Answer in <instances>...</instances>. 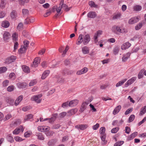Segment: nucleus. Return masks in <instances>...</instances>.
Returning <instances> with one entry per match:
<instances>
[{"label": "nucleus", "mask_w": 146, "mask_h": 146, "mask_svg": "<svg viewBox=\"0 0 146 146\" xmlns=\"http://www.w3.org/2000/svg\"><path fill=\"white\" fill-rule=\"evenodd\" d=\"M42 95L41 94H38L33 96L31 98V100L32 101H35L37 103H40L42 99L40 98L42 97Z\"/></svg>", "instance_id": "1"}, {"label": "nucleus", "mask_w": 146, "mask_h": 146, "mask_svg": "<svg viewBox=\"0 0 146 146\" xmlns=\"http://www.w3.org/2000/svg\"><path fill=\"white\" fill-rule=\"evenodd\" d=\"M102 31L101 30H99L97 31L94 35L93 37L95 43L97 44L98 42V37L101 35L102 34Z\"/></svg>", "instance_id": "2"}, {"label": "nucleus", "mask_w": 146, "mask_h": 146, "mask_svg": "<svg viewBox=\"0 0 146 146\" xmlns=\"http://www.w3.org/2000/svg\"><path fill=\"white\" fill-rule=\"evenodd\" d=\"M84 38L83 44L84 45H85L87 44L90 42L91 38L90 35L88 34L85 35Z\"/></svg>", "instance_id": "3"}, {"label": "nucleus", "mask_w": 146, "mask_h": 146, "mask_svg": "<svg viewBox=\"0 0 146 146\" xmlns=\"http://www.w3.org/2000/svg\"><path fill=\"white\" fill-rule=\"evenodd\" d=\"M136 77H133L128 80L125 84V87H128L129 85L132 84L136 80Z\"/></svg>", "instance_id": "4"}, {"label": "nucleus", "mask_w": 146, "mask_h": 146, "mask_svg": "<svg viewBox=\"0 0 146 146\" xmlns=\"http://www.w3.org/2000/svg\"><path fill=\"white\" fill-rule=\"evenodd\" d=\"M40 58L39 57H36L35 58L33 62V64L32 66L35 67L37 66L39 64L40 62Z\"/></svg>", "instance_id": "5"}, {"label": "nucleus", "mask_w": 146, "mask_h": 146, "mask_svg": "<svg viewBox=\"0 0 146 146\" xmlns=\"http://www.w3.org/2000/svg\"><path fill=\"white\" fill-rule=\"evenodd\" d=\"M78 109L76 108L72 109L68 111L67 113V116H70L74 114L78 111Z\"/></svg>", "instance_id": "6"}, {"label": "nucleus", "mask_w": 146, "mask_h": 146, "mask_svg": "<svg viewBox=\"0 0 146 146\" xmlns=\"http://www.w3.org/2000/svg\"><path fill=\"white\" fill-rule=\"evenodd\" d=\"M139 21L138 18L137 17H133L131 18L128 21V23L130 24H133Z\"/></svg>", "instance_id": "7"}, {"label": "nucleus", "mask_w": 146, "mask_h": 146, "mask_svg": "<svg viewBox=\"0 0 146 146\" xmlns=\"http://www.w3.org/2000/svg\"><path fill=\"white\" fill-rule=\"evenodd\" d=\"M88 127L87 124L78 125L75 126V127L78 129H80L81 130H84L86 129Z\"/></svg>", "instance_id": "8"}, {"label": "nucleus", "mask_w": 146, "mask_h": 146, "mask_svg": "<svg viewBox=\"0 0 146 146\" xmlns=\"http://www.w3.org/2000/svg\"><path fill=\"white\" fill-rule=\"evenodd\" d=\"M120 27L118 26H114L112 29V32L116 34H118L120 31Z\"/></svg>", "instance_id": "9"}, {"label": "nucleus", "mask_w": 146, "mask_h": 146, "mask_svg": "<svg viewBox=\"0 0 146 146\" xmlns=\"http://www.w3.org/2000/svg\"><path fill=\"white\" fill-rule=\"evenodd\" d=\"M16 59V57L15 56H12L6 59V62L8 64L10 63L14 62Z\"/></svg>", "instance_id": "10"}, {"label": "nucleus", "mask_w": 146, "mask_h": 146, "mask_svg": "<svg viewBox=\"0 0 146 146\" xmlns=\"http://www.w3.org/2000/svg\"><path fill=\"white\" fill-rule=\"evenodd\" d=\"M97 16V14L95 12L90 11L88 13L87 15L88 17L91 19H94Z\"/></svg>", "instance_id": "11"}, {"label": "nucleus", "mask_w": 146, "mask_h": 146, "mask_svg": "<svg viewBox=\"0 0 146 146\" xmlns=\"http://www.w3.org/2000/svg\"><path fill=\"white\" fill-rule=\"evenodd\" d=\"M78 103V100H74L71 101L69 103L68 106L70 107H73L76 106Z\"/></svg>", "instance_id": "12"}, {"label": "nucleus", "mask_w": 146, "mask_h": 146, "mask_svg": "<svg viewBox=\"0 0 146 146\" xmlns=\"http://www.w3.org/2000/svg\"><path fill=\"white\" fill-rule=\"evenodd\" d=\"M83 35L82 34L80 35L76 42V44L80 45L82 42H83Z\"/></svg>", "instance_id": "13"}, {"label": "nucleus", "mask_w": 146, "mask_h": 146, "mask_svg": "<svg viewBox=\"0 0 146 146\" xmlns=\"http://www.w3.org/2000/svg\"><path fill=\"white\" fill-rule=\"evenodd\" d=\"M131 45V44L128 42L125 43L121 45V49L122 50H125L128 48Z\"/></svg>", "instance_id": "14"}, {"label": "nucleus", "mask_w": 146, "mask_h": 146, "mask_svg": "<svg viewBox=\"0 0 146 146\" xmlns=\"http://www.w3.org/2000/svg\"><path fill=\"white\" fill-rule=\"evenodd\" d=\"M88 71V68L86 67H84L82 69L77 71L76 74L78 75H81L86 73Z\"/></svg>", "instance_id": "15"}, {"label": "nucleus", "mask_w": 146, "mask_h": 146, "mask_svg": "<svg viewBox=\"0 0 146 146\" xmlns=\"http://www.w3.org/2000/svg\"><path fill=\"white\" fill-rule=\"evenodd\" d=\"M24 131V128L22 126H21L19 128H16L13 131V133L14 134H18L21 131L22 132Z\"/></svg>", "instance_id": "16"}, {"label": "nucleus", "mask_w": 146, "mask_h": 146, "mask_svg": "<svg viewBox=\"0 0 146 146\" xmlns=\"http://www.w3.org/2000/svg\"><path fill=\"white\" fill-rule=\"evenodd\" d=\"M34 21V19L33 17L27 18L25 21V23L26 24L32 23Z\"/></svg>", "instance_id": "17"}, {"label": "nucleus", "mask_w": 146, "mask_h": 146, "mask_svg": "<svg viewBox=\"0 0 146 146\" xmlns=\"http://www.w3.org/2000/svg\"><path fill=\"white\" fill-rule=\"evenodd\" d=\"M10 34L8 32H5L3 35L4 40L5 41H7L10 38Z\"/></svg>", "instance_id": "18"}, {"label": "nucleus", "mask_w": 146, "mask_h": 146, "mask_svg": "<svg viewBox=\"0 0 146 146\" xmlns=\"http://www.w3.org/2000/svg\"><path fill=\"white\" fill-rule=\"evenodd\" d=\"M17 85L18 87L19 88H24L27 86L28 84L26 83L23 82L22 83H18L17 84Z\"/></svg>", "instance_id": "19"}, {"label": "nucleus", "mask_w": 146, "mask_h": 146, "mask_svg": "<svg viewBox=\"0 0 146 146\" xmlns=\"http://www.w3.org/2000/svg\"><path fill=\"white\" fill-rule=\"evenodd\" d=\"M23 96L21 95L19 96L16 99L14 103L15 105V106H17L23 100Z\"/></svg>", "instance_id": "20"}, {"label": "nucleus", "mask_w": 146, "mask_h": 146, "mask_svg": "<svg viewBox=\"0 0 146 146\" xmlns=\"http://www.w3.org/2000/svg\"><path fill=\"white\" fill-rule=\"evenodd\" d=\"M106 135H101L100 138L102 141L103 142L102 145H106L107 143V141L106 140Z\"/></svg>", "instance_id": "21"}, {"label": "nucleus", "mask_w": 146, "mask_h": 146, "mask_svg": "<svg viewBox=\"0 0 146 146\" xmlns=\"http://www.w3.org/2000/svg\"><path fill=\"white\" fill-rule=\"evenodd\" d=\"M121 108V106L120 105L117 106L113 110V114L114 115L117 114L120 111Z\"/></svg>", "instance_id": "22"}, {"label": "nucleus", "mask_w": 146, "mask_h": 146, "mask_svg": "<svg viewBox=\"0 0 146 146\" xmlns=\"http://www.w3.org/2000/svg\"><path fill=\"white\" fill-rule=\"evenodd\" d=\"M87 105V104L85 102L83 103L82 104L80 109V111L81 112L83 111L86 108Z\"/></svg>", "instance_id": "23"}, {"label": "nucleus", "mask_w": 146, "mask_h": 146, "mask_svg": "<svg viewBox=\"0 0 146 146\" xmlns=\"http://www.w3.org/2000/svg\"><path fill=\"white\" fill-rule=\"evenodd\" d=\"M89 48L86 46H85L82 48V51L83 54H87L89 52Z\"/></svg>", "instance_id": "24"}, {"label": "nucleus", "mask_w": 146, "mask_h": 146, "mask_svg": "<svg viewBox=\"0 0 146 146\" xmlns=\"http://www.w3.org/2000/svg\"><path fill=\"white\" fill-rule=\"evenodd\" d=\"M137 132H135L131 134L128 138L127 139L128 140H131L133 139L137 135Z\"/></svg>", "instance_id": "25"}, {"label": "nucleus", "mask_w": 146, "mask_h": 146, "mask_svg": "<svg viewBox=\"0 0 146 146\" xmlns=\"http://www.w3.org/2000/svg\"><path fill=\"white\" fill-rule=\"evenodd\" d=\"M50 73V71L49 70H46L43 74L41 78L42 79H45L47 76Z\"/></svg>", "instance_id": "26"}, {"label": "nucleus", "mask_w": 146, "mask_h": 146, "mask_svg": "<svg viewBox=\"0 0 146 146\" xmlns=\"http://www.w3.org/2000/svg\"><path fill=\"white\" fill-rule=\"evenodd\" d=\"M22 68L24 72L27 73H29L30 72V69L29 67L25 65H23L22 66Z\"/></svg>", "instance_id": "27"}, {"label": "nucleus", "mask_w": 146, "mask_h": 146, "mask_svg": "<svg viewBox=\"0 0 146 146\" xmlns=\"http://www.w3.org/2000/svg\"><path fill=\"white\" fill-rule=\"evenodd\" d=\"M130 54L129 53H127L123 55L122 58V61L125 62L126 61L130 56Z\"/></svg>", "instance_id": "28"}, {"label": "nucleus", "mask_w": 146, "mask_h": 146, "mask_svg": "<svg viewBox=\"0 0 146 146\" xmlns=\"http://www.w3.org/2000/svg\"><path fill=\"white\" fill-rule=\"evenodd\" d=\"M1 26L4 28H7L9 26V23L8 21H3L1 23Z\"/></svg>", "instance_id": "29"}, {"label": "nucleus", "mask_w": 146, "mask_h": 146, "mask_svg": "<svg viewBox=\"0 0 146 146\" xmlns=\"http://www.w3.org/2000/svg\"><path fill=\"white\" fill-rule=\"evenodd\" d=\"M6 101L11 105H13L14 103V100L12 98L8 97L7 98Z\"/></svg>", "instance_id": "30"}, {"label": "nucleus", "mask_w": 146, "mask_h": 146, "mask_svg": "<svg viewBox=\"0 0 146 146\" xmlns=\"http://www.w3.org/2000/svg\"><path fill=\"white\" fill-rule=\"evenodd\" d=\"M146 112V106L143 107L141 109L139 112V115H142Z\"/></svg>", "instance_id": "31"}, {"label": "nucleus", "mask_w": 146, "mask_h": 146, "mask_svg": "<svg viewBox=\"0 0 146 146\" xmlns=\"http://www.w3.org/2000/svg\"><path fill=\"white\" fill-rule=\"evenodd\" d=\"M12 37L13 41H16L18 40V35L17 33H14L12 35Z\"/></svg>", "instance_id": "32"}, {"label": "nucleus", "mask_w": 146, "mask_h": 146, "mask_svg": "<svg viewBox=\"0 0 146 146\" xmlns=\"http://www.w3.org/2000/svg\"><path fill=\"white\" fill-rule=\"evenodd\" d=\"M127 80V79H123L121 81H119L118 83H117L116 84V86L118 87L122 85Z\"/></svg>", "instance_id": "33"}, {"label": "nucleus", "mask_w": 146, "mask_h": 146, "mask_svg": "<svg viewBox=\"0 0 146 146\" xmlns=\"http://www.w3.org/2000/svg\"><path fill=\"white\" fill-rule=\"evenodd\" d=\"M33 115L32 114H29L28 115H26L24 121H27L30 120L33 118Z\"/></svg>", "instance_id": "34"}, {"label": "nucleus", "mask_w": 146, "mask_h": 146, "mask_svg": "<svg viewBox=\"0 0 146 146\" xmlns=\"http://www.w3.org/2000/svg\"><path fill=\"white\" fill-rule=\"evenodd\" d=\"M142 9V7L139 5H136L133 7L134 10L135 11H140Z\"/></svg>", "instance_id": "35"}, {"label": "nucleus", "mask_w": 146, "mask_h": 146, "mask_svg": "<svg viewBox=\"0 0 146 146\" xmlns=\"http://www.w3.org/2000/svg\"><path fill=\"white\" fill-rule=\"evenodd\" d=\"M17 13L15 11H13L11 13V17L13 19H14L15 18L17 17Z\"/></svg>", "instance_id": "36"}, {"label": "nucleus", "mask_w": 146, "mask_h": 146, "mask_svg": "<svg viewBox=\"0 0 146 146\" xmlns=\"http://www.w3.org/2000/svg\"><path fill=\"white\" fill-rule=\"evenodd\" d=\"M31 108H32L31 106H27L23 107L22 110L24 111H26L31 110Z\"/></svg>", "instance_id": "37"}, {"label": "nucleus", "mask_w": 146, "mask_h": 146, "mask_svg": "<svg viewBox=\"0 0 146 146\" xmlns=\"http://www.w3.org/2000/svg\"><path fill=\"white\" fill-rule=\"evenodd\" d=\"M121 16L120 13H118L114 15L112 17V19L113 20L118 19H119Z\"/></svg>", "instance_id": "38"}, {"label": "nucleus", "mask_w": 146, "mask_h": 146, "mask_svg": "<svg viewBox=\"0 0 146 146\" xmlns=\"http://www.w3.org/2000/svg\"><path fill=\"white\" fill-rule=\"evenodd\" d=\"M89 4L91 7H94V8L98 7V5H96L95 3L92 1H91L89 2Z\"/></svg>", "instance_id": "39"}, {"label": "nucleus", "mask_w": 146, "mask_h": 146, "mask_svg": "<svg viewBox=\"0 0 146 146\" xmlns=\"http://www.w3.org/2000/svg\"><path fill=\"white\" fill-rule=\"evenodd\" d=\"M106 129L104 127H102L100 129V133L101 135H106L105 133Z\"/></svg>", "instance_id": "40"}, {"label": "nucleus", "mask_w": 146, "mask_h": 146, "mask_svg": "<svg viewBox=\"0 0 146 146\" xmlns=\"http://www.w3.org/2000/svg\"><path fill=\"white\" fill-rule=\"evenodd\" d=\"M27 48L23 46H21V48L19 49V52L21 53L25 52Z\"/></svg>", "instance_id": "41"}, {"label": "nucleus", "mask_w": 146, "mask_h": 146, "mask_svg": "<svg viewBox=\"0 0 146 146\" xmlns=\"http://www.w3.org/2000/svg\"><path fill=\"white\" fill-rule=\"evenodd\" d=\"M48 120L50 123H52L55 120L54 118L51 117L50 118H46L44 119V121Z\"/></svg>", "instance_id": "42"}, {"label": "nucleus", "mask_w": 146, "mask_h": 146, "mask_svg": "<svg viewBox=\"0 0 146 146\" xmlns=\"http://www.w3.org/2000/svg\"><path fill=\"white\" fill-rule=\"evenodd\" d=\"M7 139L8 141L11 143H13L14 141V140L13 139V137L10 135H7Z\"/></svg>", "instance_id": "43"}, {"label": "nucleus", "mask_w": 146, "mask_h": 146, "mask_svg": "<svg viewBox=\"0 0 146 146\" xmlns=\"http://www.w3.org/2000/svg\"><path fill=\"white\" fill-rule=\"evenodd\" d=\"M7 70L5 67H2L0 68V74L3 73L5 72Z\"/></svg>", "instance_id": "44"}, {"label": "nucleus", "mask_w": 146, "mask_h": 146, "mask_svg": "<svg viewBox=\"0 0 146 146\" xmlns=\"http://www.w3.org/2000/svg\"><path fill=\"white\" fill-rule=\"evenodd\" d=\"M63 2L64 0H61L60 4V5H61V6L62 7V8H64L65 10L67 7L68 6L67 5H66L65 4H64Z\"/></svg>", "instance_id": "45"}, {"label": "nucleus", "mask_w": 146, "mask_h": 146, "mask_svg": "<svg viewBox=\"0 0 146 146\" xmlns=\"http://www.w3.org/2000/svg\"><path fill=\"white\" fill-rule=\"evenodd\" d=\"M127 32V30L125 28H122L120 27V31L119 33H125Z\"/></svg>", "instance_id": "46"}, {"label": "nucleus", "mask_w": 146, "mask_h": 146, "mask_svg": "<svg viewBox=\"0 0 146 146\" xmlns=\"http://www.w3.org/2000/svg\"><path fill=\"white\" fill-rule=\"evenodd\" d=\"M37 136L38 138L40 140H43L44 139V137L41 133H38L37 134Z\"/></svg>", "instance_id": "47"}, {"label": "nucleus", "mask_w": 146, "mask_h": 146, "mask_svg": "<svg viewBox=\"0 0 146 146\" xmlns=\"http://www.w3.org/2000/svg\"><path fill=\"white\" fill-rule=\"evenodd\" d=\"M10 78L13 80H14L15 78V74L13 72L11 73L9 76Z\"/></svg>", "instance_id": "48"}, {"label": "nucleus", "mask_w": 146, "mask_h": 146, "mask_svg": "<svg viewBox=\"0 0 146 146\" xmlns=\"http://www.w3.org/2000/svg\"><path fill=\"white\" fill-rule=\"evenodd\" d=\"M14 87L13 86L11 85L9 86L7 88V91L9 92H11L13 90Z\"/></svg>", "instance_id": "49"}, {"label": "nucleus", "mask_w": 146, "mask_h": 146, "mask_svg": "<svg viewBox=\"0 0 146 146\" xmlns=\"http://www.w3.org/2000/svg\"><path fill=\"white\" fill-rule=\"evenodd\" d=\"M124 142L123 141H120L116 143L114 145V146H120L122 145Z\"/></svg>", "instance_id": "50"}, {"label": "nucleus", "mask_w": 146, "mask_h": 146, "mask_svg": "<svg viewBox=\"0 0 146 146\" xmlns=\"http://www.w3.org/2000/svg\"><path fill=\"white\" fill-rule=\"evenodd\" d=\"M12 117L11 114L9 113L5 117L4 120L5 121L8 120L11 118Z\"/></svg>", "instance_id": "51"}, {"label": "nucleus", "mask_w": 146, "mask_h": 146, "mask_svg": "<svg viewBox=\"0 0 146 146\" xmlns=\"http://www.w3.org/2000/svg\"><path fill=\"white\" fill-rule=\"evenodd\" d=\"M119 48L117 46H116L114 48L113 50V52L114 54L116 55L119 52Z\"/></svg>", "instance_id": "52"}, {"label": "nucleus", "mask_w": 146, "mask_h": 146, "mask_svg": "<svg viewBox=\"0 0 146 146\" xmlns=\"http://www.w3.org/2000/svg\"><path fill=\"white\" fill-rule=\"evenodd\" d=\"M9 81L8 80H6L4 81L3 82V86L4 87L7 86L8 85L9 83Z\"/></svg>", "instance_id": "53"}, {"label": "nucleus", "mask_w": 146, "mask_h": 146, "mask_svg": "<svg viewBox=\"0 0 146 146\" xmlns=\"http://www.w3.org/2000/svg\"><path fill=\"white\" fill-rule=\"evenodd\" d=\"M142 26V23H139L135 27V29L136 30H139Z\"/></svg>", "instance_id": "54"}, {"label": "nucleus", "mask_w": 146, "mask_h": 146, "mask_svg": "<svg viewBox=\"0 0 146 146\" xmlns=\"http://www.w3.org/2000/svg\"><path fill=\"white\" fill-rule=\"evenodd\" d=\"M36 82H37L35 80H32L30 82L29 84V86H33L35 84Z\"/></svg>", "instance_id": "55"}, {"label": "nucleus", "mask_w": 146, "mask_h": 146, "mask_svg": "<svg viewBox=\"0 0 146 146\" xmlns=\"http://www.w3.org/2000/svg\"><path fill=\"white\" fill-rule=\"evenodd\" d=\"M23 43L24 44L23 46L27 48L28 47L29 42L28 40H25L24 41Z\"/></svg>", "instance_id": "56"}, {"label": "nucleus", "mask_w": 146, "mask_h": 146, "mask_svg": "<svg viewBox=\"0 0 146 146\" xmlns=\"http://www.w3.org/2000/svg\"><path fill=\"white\" fill-rule=\"evenodd\" d=\"M14 138L15 140L17 142H21L23 140L19 136L15 137Z\"/></svg>", "instance_id": "57"}, {"label": "nucleus", "mask_w": 146, "mask_h": 146, "mask_svg": "<svg viewBox=\"0 0 146 146\" xmlns=\"http://www.w3.org/2000/svg\"><path fill=\"white\" fill-rule=\"evenodd\" d=\"M135 116L133 115H131L129 117V122H130L133 120L135 118Z\"/></svg>", "instance_id": "58"}, {"label": "nucleus", "mask_w": 146, "mask_h": 146, "mask_svg": "<svg viewBox=\"0 0 146 146\" xmlns=\"http://www.w3.org/2000/svg\"><path fill=\"white\" fill-rule=\"evenodd\" d=\"M54 133V132L52 131H48L45 133V134L47 136H51Z\"/></svg>", "instance_id": "59"}, {"label": "nucleus", "mask_w": 146, "mask_h": 146, "mask_svg": "<svg viewBox=\"0 0 146 146\" xmlns=\"http://www.w3.org/2000/svg\"><path fill=\"white\" fill-rule=\"evenodd\" d=\"M119 129V128L117 127L115 128H113L112 129L111 131V132L112 133H116Z\"/></svg>", "instance_id": "60"}, {"label": "nucleus", "mask_w": 146, "mask_h": 146, "mask_svg": "<svg viewBox=\"0 0 146 146\" xmlns=\"http://www.w3.org/2000/svg\"><path fill=\"white\" fill-rule=\"evenodd\" d=\"M21 122V121L20 119H18L16 120L15 122L14 123V125L15 126H17V125L20 124Z\"/></svg>", "instance_id": "61"}, {"label": "nucleus", "mask_w": 146, "mask_h": 146, "mask_svg": "<svg viewBox=\"0 0 146 146\" xmlns=\"http://www.w3.org/2000/svg\"><path fill=\"white\" fill-rule=\"evenodd\" d=\"M6 2L5 0H1V3L0 4V6L1 7H5L6 5Z\"/></svg>", "instance_id": "62"}, {"label": "nucleus", "mask_w": 146, "mask_h": 146, "mask_svg": "<svg viewBox=\"0 0 146 146\" xmlns=\"http://www.w3.org/2000/svg\"><path fill=\"white\" fill-rule=\"evenodd\" d=\"M52 9H50L49 10H48L46 13L44 15V16L45 17H46L50 15Z\"/></svg>", "instance_id": "63"}, {"label": "nucleus", "mask_w": 146, "mask_h": 146, "mask_svg": "<svg viewBox=\"0 0 146 146\" xmlns=\"http://www.w3.org/2000/svg\"><path fill=\"white\" fill-rule=\"evenodd\" d=\"M133 110V108H129L127 109L125 112V115H127L130 113H131Z\"/></svg>", "instance_id": "64"}]
</instances>
